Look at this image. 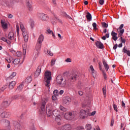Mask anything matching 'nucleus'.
<instances>
[{"instance_id":"nucleus-3","label":"nucleus","mask_w":130,"mask_h":130,"mask_svg":"<svg viewBox=\"0 0 130 130\" xmlns=\"http://www.w3.org/2000/svg\"><path fill=\"white\" fill-rule=\"evenodd\" d=\"M44 39V37H43V35H42L40 36L38 39V41L35 48V50L36 51V53H37V54H38V53H39V51H40L42 43L43 42Z\"/></svg>"},{"instance_id":"nucleus-38","label":"nucleus","mask_w":130,"mask_h":130,"mask_svg":"<svg viewBox=\"0 0 130 130\" xmlns=\"http://www.w3.org/2000/svg\"><path fill=\"white\" fill-rule=\"evenodd\" d=\"M102 27H103V28H107L108 24L106 22H103L102 23Z\"/></svg>"},{"instance_id":"nucleus-15","label":"nucleus","mask_w":130,"mask_h":130,"mask_svg":"<svg viewBox=\"0 0 130 130\" xmlns=\"http://www.w3.org/2000/svg\"><path fill=\"white\" fill-rule=\"evenodd\" d=\"M96 47L100 49H103L104 48V45L101 42L96 41L95 43Z\"/></svg>"},{"instance_id":"nucleus-1","label":"nucleus","mask_w":130,"mask_h":130,"mask_svg":"<svg viewBox=\"0 0 130 130\" xmlns=\"http://www.w3.org/2000/svg\"><path fill=\"white\" fill-rule=\"evenodd\" d=\"M4 9L6 8H12L15 4V1L14 0H0V4Z\"/></svg>"},{"instance_id":"nucleus-5","label":"nucleus","mask_w":130,"mask_h":130,"mask_svg":"<svg viewBox=\"0 0 130 130\" xmlns=\"http://www.w3.org/2000/svg\"><path fill=\"white\" fill-rule=\"evenodd\" d=\"M56 82L58 85H60L61 87H64L67 84V82L66 80H63L62 77L60 76H58L56 78Z\"/></svg>"},{"instance_id":"nucleus-10","label":"nucleus","mask_w":130,"mask_h":130,"mask_svg":"<svg viewBox=\"0 0 130 130\" xmlns=\"http://www.w3.org/2000/svg\"><path fill=\"white\" fill-rule=\"evenodd\" d=\"M46 110L47 116L49 117L53 115L52 111H51V106H50V104L47 105Z\"/></svg>"},{"instance_id":"nucleus-2","label":"nucleus","mask_w":130,"mask_h":130,"mask_svg":"<svg viewBox=\"0 0 130 130\" xmlns=\"http://www.w3.org/2000/svg\"><path fill=\"white\" fill-rule=\"evenodd\" d=\"M44 81L45 82L46 87H49L50 82L51 81V72L47 71L45 72Z\"/></svg>"},{"instance_id":"nucleus-59","label":"nucleus","mask_w":130,"mask_h":130,"mask_svg":"<svg viewBox=\"0 0 130 130\" xmlns=\"http://www.w3.org/2000/svg\"><path fill=\"white\" fill-rule=\"evenodd\" d=\"M100 4L102 5H104V0H100Z\"/></svg>"},{"instance_id":"nucleus-13","label":"nucleus","mask_w":130,"mask_h":130,"mask_svg":"<svg viewBox=\"0 0 130 130\" xmlns=\"http://www.w3.org/2000/svg\"><path fill=\"white\" fill-rule=\"evenodd\" d=\"M13 124L14 125V130H22V126H21V124H20V122L15 121Z\"/></svg>"},{"instance_id":"nucleus-27","label":"nucleus","mask_w":130,"mask_h":130,"mask_svg":"<svg viewBox=\"0 0 130 130\" xmlns=\"http://www.w3.org/2000/svg\"><path fill=\"white\" fill-rule=\"evenodd\" d=\"M123 52H124V53H126L128 56H130V51L126 50V49H125V47H124L123 49Z\"/></svg>"},{"instance_id":"nucleus-52","label":"nucleus","mask_w":130,"mask_h":130,"mask_svg":"<svg viewBox=\"0 0 130 130\" xmlns=\"http://www.w3.org/2000/svg\"><path fill=\"white\" fill-rule=\"evenodd\" d=\"M7 87H8L7 85L4 86L3 87L1 88V91H5V90L7 89Z\"/></svg>"},{"instance_id":"nucleus-55","label":"nucleus","mask_w":130,"mask_h":130,"mask_svg":"<svg viewBox=\"0 0 130 130\" xmlns=\"http://www.w3.org/2000/svg\"><path fill=\"white\" fill-rule=\"evenodd\" d=\"M78 94L79 95H80V96H82V95H83L84 92L81 90L78 91Z\"/></svg>"},{"instance_id":"nucleus-32","label":"nucleus","mask_w":130,"mask_h":130,"mask_svg":"<svg viewBox=\"0 0 130 130\" xmlns=\"http://www.w3.org/2000/svg\"><path fill=\"white\" fill-rule=\"evenodd\" d=\"M46 33H48V34H51L54 37V38L55 37V36L54 35V34L53 33V31L52 30H50L49 29H47Z\"/></svg>"},{"instance_id":"nucleus-20","label":"nucleus","mask_w":130,"mask_h":130,"mask_svg":"<svg viewBox=\"0 0 130 130\" xmlns=\"http://www.w3.org/2000/svg\"><path fill=\"white\" fill-rule=\"evenodd\" d=\"M77 79V74L73 73L70 76V80L71 82H74Z\"/></svg>"},{"instance_id":"nucleus-47","label":"nucleus","mask_w":130,"mask_h":130,"mask_svg":"<svg viewBox=\"0 0 130 130\" xmlns=\"http://www.w3.org/2000/svg\"><path fill=\"white\" fill-rule=\"evenodd\" d=\"M28 10L29 11V12L32 11V10H33V8H32V5H28V6H27Z\"/></svg>"},{"instance_id":"nucleus-25","label":"nucleus","mask_w":130,"mask_h":130,"mask_svg":"<svg viewBox=\"0 0 130 130\" xmlns=\"http://www.w3.org/2000/svg\"><path fill=\"white\" fill-rule=\"evenodd\" d=\"M86 18L89 21H92V15L89 12L87 13V15H86Z\"/></svg>"},{"instance_id":"nucleus-42","label":"nucleus","mask_w":130,"mask_h":130,"mask_svg":"<svg viewBox=\"0 0 130 130\" xmlns=\"http://www.w3.org/2000/svg\"><path fill=\"white\" fill-rule=\"evenodd\" d=\"M55 59H52L51 61V67H53L55 64Z\"/></svg>"},{"instance_id":"nucleus-53","label":"nucleus","mask_w":130,"mask_h":130,"mask_svg":"<svg viewBox=\"0 0 130 130\" xmlns=\"http://www.w3.org/2000/svg\"><path fill=\"white\" fill-rule=\"evenodd\" d=\"M53 94H54V95H55V96H56V95H57V94H58V90H55L53 91Z\"/></svg>"},{"instance_id":"nucleus-36","label":"nucleus","mask_w":130,"mask_h":130,"mask_svg":"<svg viewBox=\"0 0 130 130\" xmlns=\"http://www.w3.org/2000/svg\"><path fill=\"white\" fill-rule=\"evenodd\" d=\"M119 31V33L118 34V36L119 37H121V36H122V35L123 34V33H124V29H122Z\"/></svg>"},{"instance_id":"nucleus-19","label":"nucleus","mask_w":130,"mask_h":130,"mask_svg":"<svg viewBox=\"0 0 130 130\" xmlns=\"http://www.w3.org/2000/svg\"><path fill=\"white\" fill-rule=\"evenodd\" d=\"M1 25H2L3 29H8V24L7 23V22H6V21L2 20H1Z\"/></svg>"},{"instance_id":"nucleus-64","label":"nucleus","mask_w":130,"mask_h":130,"mask_svg":"<svg viewBox=\"0 0 130 130\" xmlns=\"http://www.w3.org/2000/svg\"><path fill=\"white\" fill-rule=\"evenodd\" d=\"M8 17L9 18V19H12V18H13V15L12 14H9L8 15Z\"/></svg>"},{"instance_id":"nucleus-60","label":"nucleus","mask_w":130,"mask_h":130,"mask_svg":"<svg viewBox=\"0 0 130 130\" xmlns=\"http://www.w3.org/2000/svg\"><path fill=\"white\" fill-rule=\"evenodd\" d=\"M52 2L53 5H54V6H56V0H52Z\"/></svg>"},{"instance_id":"nucleus-26","label":"nucleus","mask_w":130,"mask_h":130,"mask_svg":"<svg viewBox=\"0 0 130 130\" xmlns=\"http://www.w3.org/2000/svg\"><path fill=\"white\" fill-rule=\"evenodd\" d=\"M2 123H6L7 125H10V121L7 119H2L1 121Z\"/></svg>"},{"instance_id":"nucleus-48","label":"nucleus","mask_w":130,"mask_h":130,"mask_svg":"<svg viewBox=\"0 0 130 130\" xmlns=\"http://www.w3.org/2000/svg\"><path fill=\"white\" fill-rule=\"evenodd\" d=\"M16 55L19 57L22 55V52L20 51H17L16 52Z\"/></svg>"},{"instance_id":"nucleus-22","label":"nucleus","mask_w":130,"mask_h":130,"mask_svg":"<svg viewBox=\"0 0 130 130\" xmlns=\"http://www.w3.org/2000/svg\"><path fill=\"white\" fill-rule=\"evenodd\" d=\"M14 36H15V35L14 34V32H9V34L8 36V37L10 39V40H13V39H14Z\"/></svg>"},{"instance_id":"nucleus-7","label":"nucleus","mask_w":130,"mask_h":130,"mask_svg":"<svg viewBox=\"0 0 130 130\" xmlns=\"http://www.w3.org/2000/svg\"><path fill=\"white\" fill-rule=\"evenodd\" d=\"M80 114L82 118H86L88 115H90V110L89 109H86V110H81Z\"/></svg>"},{"instance_id":"nucleus-51","label":"nucleus","mask_w":130,"mask_h":130,"mask_svg":"<svg viewBox=\"0 0 130 130\" xmlns=\"http://www.w3.org/2000/svg\"><path fill=\"white\" fill-rule=\"evenodd\" d=\"M102 63L101 62H99V67L100 68V71H102Z\"/></svg>"},{"instance_id":"nucleus-34","label":"nucleus","mask_w":130,"mask_h":130,"mask_svg":"<svg viewBox=\"0 0 130 130\" xmlns=\"http://www.w3.org/2000/svg\"><path fill=\"white\" fill-rule=\"evenodd\" d=\"M85 128L87 130L92 129V125L90 124H87L86 125Z\"/></svg>"},{"instance_id":"nucleus-39","label":"nucleus","mask_w":130,"mask_h":130,"mask_svg":"<svg viewBox=\"0 0 130 130\" xmlns=\"http://www.w3.org/2000/svg\"><path fill=\"white\" fill-rule=\"evenodd\" d=\"M92 27L94 30H97V24L95 22L92 23Z\"/></svg>"},{"instance_id":"nucleus-50","label":"nucleus","mask_w":130,"mask_h":130,"mask_svg":"<svg viewBox=\"0 0 130 130\" xmlns=\"http://www.w3.org/2000/svg\"><path fill=\"white\" fill-rule=\"evenodd\" d=\"M113 108L114 109V110H115V111H116V112H117L118 111L117 110V106L115 104L113 105Z\"/></svg>"},{"instance_id":"nucleus-56","label":"nucleus","mask_w":130,"mask_h":130,"mask_svg":"<svg viewBox=\"0 0 130 130\" xmlns=\"http://www.w3.org/2000/svg\"><path fill=\"white\" fill-rule=\"evenodd\" d=\"M20 29V28L19 27V25H16V32L17 34H19V30Z\"/></svg>"},{"instance_id":"nucleus-43","label":"nucleus","mask_w":130,"mask_h":130,"mask_svg":"<svg viewBox=\"0 0 130 130\" xmlns=\"http://www.w3.org/2000/svg\"><path fill=\"white\" fill-rule=\"evenodd\" d=\"M29 23L30 24V26L31 27H33L34 26V20L30 19V21H29Z\"/></svg>"},{"instance_id":"nucleus-63","label":"nucleus","mask_w":130,"mask_h":130,"mask_svg":"<svg viewBox=\"0 0 130 130\" xmlns=\"http://www.w3.org/2000/svg\"><path fill=\"white\" fill-rule=\"evenodd\" d=\"M23 53L25 55L26 54V48H23Z\"/></svg>"},{"instance_id":"nucleus-23","label":"nucleus","mask_w":130,"mask_h":130,"mask_svg":"<svg viewBox=\"0 0 130 130\" xmlns=\"http://www.w3.org/2000/svg\"><path fill=\"white\" fill-rule=\"evenodd\" d=\"M15 85H16V81H12L9 84V88L11 89H13L14 87H15Z\"/></svg>"},{"instance_id":"nucleus-28","label":"nucleus","mask_w":130,"mask_h":130,"mask_svg":"<svg viewBox=\"0 0 130 130\" xmlns=\"http://www.w3.org/2000/svg\"><path fill=\"white\" fill-rule=\"evenodd\" d=\"M10 104H9V103H8V101H5L2 104V106L3 107H8V106H9Z\"/></svg>"},{"instance_id":"nucleus-9","label":"nucleus","mask_w":130,"mask_h":130,"mask_svg":"<svg viewBox=\"0 0 130 130\" xmlns=\"http://www.w3.org/2000/svg\"><path fill=\"white\" fill-rule=\"evenodd\" d=\"M48 101V98H46L42 100V105L41 106V110L42 111H45V105H46V103Z\"/></svg>"},{"instance_id":"nucleus-8","label":"nucleus","mask_w":130,"mask_h":130,"mask_svg":"<svg viewBox=\"0 0 130 130\" xmlns=\"http://www.w3.org/2000/svg\"><path fill=\"white\" fill-rule=\"evenodd\" d=\"M64 117H65L66 119L67 120H72L75 117V115L74 113L70 112V113H66Z\"/></svg>"},{"instance_id":"nucleus-61","label":"nucleus","mask_w":130,"mask_h":130,"mask_svg":"<svg viewBox=\"0 0 130 130\" xmlns=\"http://www.w3.org/2000/svg\"><path fill=\"white\" fill-rule=\"evenodd\" d=\"M52 100L55 101V100H56V96L55 95H53L52 96Z\"/></svg>"},{"instance_id":"nucleus-54","label":"nucleus","mask_w":130,"mask_h":130,"mask_svg":"<svg viewBox=\"0 0 130 130\" xmlns=\"http://www.w3.org/2000/svg\"><path fill=\"white\" fill-rule=\"evenodd\" d=\"M48 54H49V55H50V56H52L53 55V53H52V52L50 51H47Z\"/></svg>"},{"instance_id":"nucleus-33","label":"nucleus","mask_w":130,"mask_h":130,"mask_svg":"<svg viewBox=\"0 0 130 130\" xmlns=\"http://www.w3.org/2000/svg\"><path fill=\"white\" fill-rule=\"evenodd\" d=\"M60 110L61 111H63V112H66V111H68V109H67L66 108L63 107V106L60 105L59 107Z\"/></svg>"},{"instance_id":"nucleus-24","label":"nucleus","mask_w":130,"mask_h":130,"mask_svg":"<svg viewBox=\"0 0 130 130\" xmlns=\"http://www.w3.org/2000/svg\"><path fill=\"white\" fill-rule=\"evenodd\" d=\"M90 69L91 71L92 75L93 77H96V71L94 70V68H93V66L91 65L90 67Z\"/></svg>"},{"instance_id":"nucleus-62","label":"nucleus","mask_w":130,"mask_h":130,"mask_svg":"<svg viewBox=\"0 0 130 130\" xmlns=\"http://www.w3.org/2000/svg\"><path fill=\"white\" fill-rule=\"evenodd\" d=\"M29 130H35V128L34 127V125H32L29 127Z\"/></svg>"},{"instance_id":"nucleus-57","label":"nucleus","mask_w":130,"mask_h":130,"mask_svg":"<svg viewBox=\"0 0 130 130\" xmlns=\"http://www.w3.org/2000/svg\"><path fill=\"white\" fill-rule=\"evenodd\" d=\"M84 129V127L83 126H78L77 128V130Z\"/></svg>"},{"instance_id":"nucleus-30","label":"nucleus","mask_w":130,"mask_h":130,"mask_svg":"<svg viewBox=\"0 0 130 130\" xmlns=\"http://www.w3.org/2000/svg\"><path fill=\"white\" fill-rule=\"evenodd\" d=\"M32 82V78L31 77H27L25 79V83L29 84V83H31Z\"/></svg>"},{"instance_id":"nucleus-41","label":"nucleus","mask_w":130,"mask_h":130,"mask_svg":"<svg viewBox=\"0 0 130 130\" xmlns=\"http://www.w3.org/2000/svg\"><path fill=\"white\" fill-rule=\"evenodd\" d=\"M103 76L104 77V80H107V75L104 72H103Z\"/></svg>"},{"instance_id":"nucleus-12","label":"nucleus","mask_w":130,"mask_h":130,"mask_svg":"<svg viewBox=\"0 0 130 130\" xmlns=\"http://www.w3.org/2000/svg\"><path fill=\"white\" fill-rule=\"evenodd\" d=\"M11 113L9 112L4 111L1 114V117L2 118H9V117H11Z\"/></svg>"},{"instance_id":"nucleus-45","label":"nucleus","mask_w":130,"mask_h":130,"mask_svg":"<svg viewBox=\"0 0 130 130\" xmlns=\"http://www.w3.org/2000/svg\"><path fill=\"white\" fill-rule=\"evenodd\" d=\"M103 92L105 97H106V88L105 87L103 88Z\"/></svg>"},{"instance_id":"nucleus-21","label":"nucleus","mask_w":130,"mask_h":130,"mask_svg":"<svg viewBox=\"0 0 130 130\" xmlns=\"http://www.w3.org/2000/svg\"><path fill=\"white\" fill-rule=\"evenodd\" d=\"M103 64L105 67L106 71L107 72L108 71V70H109V66H108V64L105 61V59L103 60Z\"/></svg>"},{"instance_id":"nucleus-35","label":"nucleus","mask_w":130,"mask_h":130,"mask_svg":"<svg viewBox=\"0 0 130 130\" xmlns=\"http://www.w3.org/2000/svg\"><path fill=\"white\" fill-rule=\"evenodd\" d=\"M17 76V73L16 72H13L11 75L9 77V79H13L14 77H16Z\"/></svg>"},{"instance_id":"nucleus-49","label":"nucleus","mask_w":130,"mask_h":130,"mask_svg":"<svg viewBox=\"0 0 130 130\" xmlns=\"http://www.w3.org/2000/svg\"><path fill=\"white\" fill-rule=\"evenodd\" d=\"M23 87H24V85H23V84H20L19 86H18L17 89L18 90H22V89H23Z\"/></svg>"},{"instance_id":"nucleus-58","label":"nucleus","mask_w":130,"mask_h":130,"mask_svg":"<svg viewBox=\"0 0 130 130\" xmlns=\"http://www.w3.org/2000/svg\"><path fill=\"white\" fill-rule=\"evenodd\" d=\"M114 123V120L112 119L111 122V126H113V124Z\"/></svg>"},{"instance_id":"nucleus-14","label":"nucleus","mask_w":130,"mask_h":130,"mask_svg":"<svg viewBox=\"0 0 130 130\" xmlns=\"http://www.w3.org/2000/svg\"><path fill=\"white\" fill-rule=\"evenodd\" d=\"M41 73V66H39L36 72L35 73V78H38L39 77V75H40V73Z\"/></svg>"},{"instance_id":"nucleus-6","label":"nucleus","mask_w":130,"mask_h":130,"mask_svg":"<svg viewBox=\"0 0 130 130\" xmlns=\"http://www.w3.org/2000/svg\"><path fill=\"white\" fill-rule=\"evenodd\" d=\"M52 114L56 117L55 118L56 121H60V120L61 119V116H60L59 115L60 114V112L58 111V110H54L52 112Z\"/></svg>"},{"instance_id":"nucleus-16","label":"nucleus","mask_w":130,"mask_h":130,"mask_svg":"<svg viewBox=\"0 0 130 130\" xmlns=\"http://www.w3.org/2000/svg\"><path fill=\"white\" fill-rule=\"evenodd\" d=\"M61 130H71L72 129V126L70 124H65L62 126Z\"/></svg>"},{"instance_id":"nucleus-44","label":"nucleus","mask_w":130,"mask_h":130,"mask_svg":"<svg viewBox=\"0 0 130 130\" xmlns=\"http://www.w3.org/2000/svg\"><path fill=\"white\" fill-rule=\"evenodd\" d=\"M25 4L26 5V7H28V6L31 5V4H30V0H25Z\"/></svg>"},{"instance_id":"nucleus-31","label":"nucleus","mask_w":130,"mask_h":130,"mask_svg":"<svg viewBox=\"0 0 130 130\" xmlns=\"http://www.w3.org/2000/svg\"><path fill=\"white\" fill-rule=\"evenodd\" d=\"M5 60H7L9 63H11V61L13 60V57L11 56H9L7 58H5Z\"/></svg>"},{"instance_id":"nucleus-4","label":"nucleus","mask_w":130,"mask_h":130,"mask_svg":"<svg viewBox=\"0 0 130 130\" xmlns=\"http://www.w3.org/2000/svg\"><path fill=\"white\" fill-rule=\"evenodd\" d=\"M20 29L22 32V35L25 42H28L29 39V32H28L27 29L24 27V25L22 24H20Z\"/></svg>"},{"instance_id":"nucleus-11","label":"nucleus","mask_w":130,"mask_h":130,"mask_svg":"<svg viewBox=\"0 0 130 130\" xmlns=\"http://www.w3.org/2000/svg\"><path fill=\"white\" fill-rule=\"evenodd\" d=\"M38 17L40 20H41L42 21H47L48 20V17L46 14L44 13H39L38 14Z\"/></svg>"},{"instance_id":"nucleus-40","label":"nucleus","mask_w":130,"mask_h":130,"mask_svg":"<svg viewBox=\"0 0 130 130\" xmlns=\"http://www.w3.org/2000/svg\"><path fill=\"white\" fill-rule=\"evenodd\" d=\"M124 26V25H123V24H122L120 25V26L119 27V28L117 29V31H120V30H122V28H123V26Z\"/></svg>"},{"instance_id":"nucleus-37","label":"nucleus","mask_w":130,"mask_h":130,"mask_svg":"<svg viewBox=\"0 0 130 130\" xmlns=\"http://www.w3.org/2000/svg\"><path fill=\"white\" fill-rule=\"evenodd\" d=\"M12 98L13 100H18L21 98V95H15Z\"/></svg>"},{"instance_id":"nucleus-18","label":"nucleus","mask_w":130,"mask_h":130,"mask_svg":"<svg viewBox=\"0 0 130 130\" xmlns=\"http://www.w3.org/2000/svg\"><path fill=\"white\" fill-rule=\"evenodd\" d=\"M63 100L65 104H67V103H70V102L72 101V99L69 96H66L63 99Z\"/></svg>"},{"instance_id":"nucleus-17","label":"nucleus","mask_w":130,"mask_h":130,"mask_svg":"<svg viewBox=\"0 0 130 130\" xmlns=\"http://www.w3.org/2000/svg\"><path fill=\"white\" fill-rule=\"evenodd\" d=\"M111 36H112V39L114 40V41H116V40L118 39V38L117 37V34H116L115 32L113 31L111 32Z\"/></svg>"},{"instance_id":"nucleus-29","label":"nucleus","mask_w":130,"mask_h":130,"mask_svg":"<svg viewBox=\"0 0 130 130\" xmlns=\"http://www.w3.org/2000/svg\"><path fill=\"white\" fill-rule=\"evenodd\" d=\"M14 64H19L21 62V60L20 59H15L13 61H12Z\"/></svg>"},{"instance_id":"nucleus-46","label":"nucleus","mask_w":130,"mask_h":130,"mask_svg":"<svg viewBox=\"0 0 130 130\" xmlns=\"http://www.w3.org/2000/svg\"><path fill=\"white\" fill-rule=\"evenodd\" d=\"M96 114V111H93L91 113L89 112V115H88L89 116H93V115H95Z\"/></svg>"}]
</instances>
